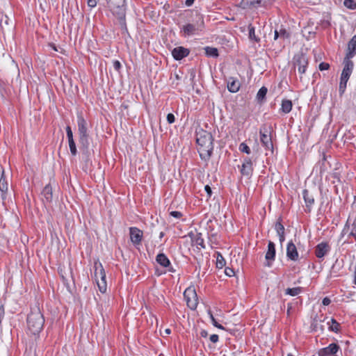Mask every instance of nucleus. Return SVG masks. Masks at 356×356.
I'll return each mask as SVG.
<instances>
[{
	"instance_id": "49530a36",
	"label": "nucleus",
	"mask_w": 356,
	"mask_h": 356,
	"mask_svg": "<svg viewBox=\"0 0 356 356\" xmlns=\"http://www.w3.org/2000/svg\"><path fill=\"white\" fill-rule=\"evenodd\" d=\"M225 273L226 274V275L232 277L234 275V271L231 268H226L225 270Z\"/></svg>"
},
{
	"instance_id": "9b49d317",
	"label": "nucleus",
	"mask_w": 356,
	"mask_h": 356,
	"mask_svg": "<svg viewBox=\"0 0 356 356\" xmlns=\"http://www.w3.org/2000/svg\"><path fill=\"white\" fill-rule=\"evenodd\" d=\"M275 257V245L272 241H269L268 244V250L266 254L265 258L266 259V266L270 267L272 261H274Z\"/></svg>"
},
{
	"instance_id": "37998d69",
	"label": "nucleus",
	"mask_w": 356,
	"mask_h": 356,
	"mask_svg": "<svg viewBox=\"0 0 356 356\" xmlns=\"http://www.w3.org/2000/svg\"><path fill=\"white\" fill-rule=\"evenodd\" d=\"M280 38L282 39H286L289 38V33L286 32L285 29H281L280 31Z\"/></svg>"
},
{
	"instance_id": "ea45409f",
	"label": "nucleus",
	"mask_w": 356,
	"mask_h": 356,
	"mask_svg": "<svg viewBox=\"0 0 356 356\" xmlns=\"http://www.w3.org/2000/svg\"><path fill=\"white\" fill-rule=\"evenodd\" d=\"M68 142H69L70 149L72 154L74 156L76 155L77 151H76V147L74 140H70Z\"/></svg>"
},
{
	"instance_id": "c03bdc74",
	"label": "nucleus",
	"mask_w": 356,
	"mask_h": 356,
	"mask_svg": "<svg viewBox=\"0 0 356 356\" xmlns=\"http://www.w3.org/2000/svg\"><path fill=\"white\" fill-rule=\"evenodd\" d=\"M319 67V70H321V71L326 70L329 69L330 65L328 63H327L323 62V63H321L319 64V67Z\"/></svg>"
},
{
	"instance_id": "4c0bfd02",
	"label": "nucleus",
	"mask_w": 356,
	"mask_h": 356,
	"mask_svg": "<svg viewBox=\"0 0 356 356\" xmlns=\"http://www.w3.org/2000/svg\"><path fill=\"white\" fill-rule=\"evenodd\" d=\"M239 150L242 152H245L248 154H250L251 151L250 147L245 143H242L239 145Z\"/></svg>"
},
{
	"instance_id": "f257e3e1",
	"label": "nucleus",
	"mask_w": 356,
	"mask_h": 356,
	"mask_svg": "<svg viewBox=\"0 0 356 356\" xmlns=\"http://www.w3.org/2000/svg\"><path fill=\"white\" fill-rule=\"evenodd\" d=\"M213 138L211 133L200 129L196 132V143L200 158L207 161L211 156L213 149Z\"/></svg>"
},
{
	"instance_id": "1a4fd4ad",
	"label": "nucleus",
	"mask_w": 356,
	"mask_h": 356,
	"mask_svg": "<svg viewBox=\"0 0 356 356\" xmlns=\"http://www.w3.org/2000/svg\"><path fill=\"white\" fill-rule=\"evenodd\" d=\"M184 298L187 306L191 309H195L197 306V296L195 290L193 287L187 288L184 293Z\"/></svg>"
},
{
	"instance_id": "aec40b11",
	"label": "nucleus",
	"mask_w": 356,
	"mask_h": 356,
	"mask_svg": "<svg viewBox=\"0 0 356 356\" xmlns=\"http://www.w3.org/2000/svg\"><path fill=\"white\" fill-rule=\"evenodd\" d=\"M42 195L44 197L43 201L46 202L50 203L52 201L53 198V193H52V187L50 184H47L44 186L42 191Z\"/></svg>"
},
{
	"instance_id": "c9c22d12",
	"label": "nucleus",
	"mask_w": 356,
	"mask_h": 356,
	"mask_svg": "<svg viewBox=\"0 0 356 356\" xmlns=\"http://www.w3.org/2000/svg\"><path fill=\"white\" fill-rule=\"evenodd\" d=\"M331 321L332 323V325L330 326V330L337 332L339 330L340 325L339 323H337L334 318L331 319Z\"/></svg>"
},
{
	"instance_id": "4d7b16f0",
	"label": "nucleus",
	"mask_w": 356,
	"mask_h": 356,
	"mask_svg": "<svg viewBox=\"0 0 356 356\" xmlns=\"http://www.w3.org/2000/svg\"><path fill=\"white\" fill-rule=\"evenodd\" d=\"M200 335L202 337H207L208 335V333L206 330H202L200 332Z\"/></svg>"
},
{
	"instance_id": "bb28decb",
	"label": "nucleus",
	"mask_w": 356,
	"mask_h": 356,
	"mask_svg": "<svg viewBox=\"0 0 356 356\" xmlns=\"http://www.w3.org/2000/svg\"><path fill=\"white\" fill-rule=\"evenodd\" d=\"M302 291V288L298 286V287H295V288H288L286 289V291H285V293L286 295H289L291 296H298L300 292Z\"/></svg>"
},
{
	"instance_id": "e2e57ef3",
	"label": "nucleus",
	"mask_w": 356,
	"mask_h": 356,
	"mask_svg": "<svg viewBox=\"0 0 356 356\" xmlns=\"http://www.w3.org/2000/svg\"><path fill=\"white\" fill-rule=\"evenodd\" d=\"M163 236H164V233H163V232H161L160 233V234H159V237L161 238H163Z\"/></svg>"
},
{
	"instance_id": "ddd939ff",
	"label": "nucleus",
	"mask_w": 356,
	"mask_h": 356,
	"mask_svg": "<svg viewBox=\"0 0 356 356\" xmlns=\"http://www.w3.org/2000/svg\"><path fill=\"white\" fill-rule=\"evenodd\" d=\"M339 350V346L337 343H331L327 347L319 350V356H336L334 355Z\"/></svg>"
},
{
	"instance_id": "0eeeda50",
	"label": "nucleus",
	"mask_w": 356,
	"mask_h": 356,
	"mask_svg": "<svg viewBox=\"0 0 356 356\" xmlns=\"http://www.w3.org/2000/svg\"><path fill=\"white\" fill-rule=\"evenodd\" d=\"M308 65V59L303 54H296L293 58L294 70H298L300 79L302 80V74L305 73Z\"/></svg>"
},
{
	"instance_id": "3c124183",
	"label": "nucleus",
	"mask_w": 356,
	"mask_h": 356,
	"mask_svg": "<svg viewBox=\"0 0 356 356\" xmlns=\"http://www.w3.org/2000/svg\"><path fill=\"white\" fill-rule=\"evenodd\" d=\"M331 302V300L329 298L325 297L323 299L322 303L323 305L327 306L329 305Z\"/></svg>"
},
{
	"instance_id": "de8ad7c7",
	"label": "nucleus",
	"mask_w": 356,
	"mask_h": 356,
	"mask_svg": "<svg viewBox=\"0 0 356 356\" xmlns=\"http://www.w3.org/2000/svg\"><path fill=\"white\" fill-rule=\"evenodd\" d=\"M170 214L171 216L176 218H179L182 216V213L179 211H171Z\"/></svg>"
},
{
	"instance_id": "c756f323",
	"label": "nucleus",
	"mask_w": 356,
	"mask_h": 356,
	"mask_svg": "<svg viewBox=\"0 0 356 356\" xmlns=\"http://www.w3.org/2000/svg\"><path fill=\"white\" fill-rule=\"evenodd\" d=\"M226 261L222 255L218 252L216 257V267L218 268H222L225 266Z\"/></svg>"
},
{
	"instance_id": "423d86ee",
	"label": "nucleus",
	"mask_w": 356,
	"mask_h": 356,
	"mask_svg": "<svg viewBox=\"0 0 356 356\" xmlns=\"http://www.w3.org/2000/svg\"><path fill=\"white\" fill-rule=\"evenodd\" d=\"M204 26V19L201 15H197V20L194 24H187L182 28L183 31L187 35L195 34L202 31Z\"/></svg>"
},
{
	"instance_id": "8fccbe9b",
	"label": "nucleus",
	"mask_w": 356,
	"mask_h": 356,
	"mask_svg": "<svg viewBox=\"0 0 356 356\" xmlns=\"http://www.w3.org/2000/svg\"><path fill=\"white\" fill-rule=\"evenodd\" d=\"M210 341L213 343H216L218 341V335L212 334L210 336Z\"/></svg>"
},
{
	"instance_id": "72a5a7b5",
	"label": "nucleus",
	"mask_w": 356,
	"mask_h": 356,
	"mask_svg": "<svg viewBox=\"0 0 356 356\" xmlns=\"http://www.w3.org/2000/svg\"><path fill=\"white\" fill-rule=\"evenodd\" d=\"M343 5L349 9L353 10L356 8V2L353 0H345Z\"/></svg>"
},
{
	"instance_id": "09e8293b",
	"label": "nucleus",
	"mask_w": 356,
	"mask_h": 356,
	"mask_svg": "<svg viewBox=\"0 0 356 356\" xmlns=\"http://www.w3.org/2000/svg\"><path fill=\"white\" fill-rule=\"evenodd\" d=\"M113 67L116 71H119L121 68V64L120 61L115 60L113 61Z\"/></svg>"
},
{
	"instance_id": "f704fd0d",
	"label": "nucleus",
	"mask_w": 356,
	"mask_h": 356,
	"mask_svg": "<svg viewBox=\"0 0 356 356\" xmlns=\"http://www.w3.org/2000/svg\"><path fill=\"white\" fill-rule=\"evenodd\" d=\"M209 314L210 316V318H211V322H212V324L213 326H215L216 327H218L219 329H221V330L225 329L222 325H221L216 321V318H214V316H213V314L211 312H209Z\"/></svg>"
},
{
	"instance_id": "412c9836",
	"label": "nucleus",
	"mask_w": 356,
	"mask_h": 356,
	"mask_svg": "<svg viewBox=\"0 0 356 356\" xmlns=\"http://www.w3.org/2000/svg\"><path fill=\"white\" fill-rule=\"evenodd\" d=\"M227 88L231 92H236L240 88V83L237 79L230 77L227 81Z\"/></svg>"
},
{
	"instance_id": "e433bc0d",
	"label": "nucleus",
	"mask_w": 356,
	"mask_h": 356,
	"mask_svg": "<svg viewBox=\"0 0 356 356\" xmlns=\"http://www.w3.org/2000/svg\"><path fill=\"white\" fill-rule=\"evenodd\" d=\"M9 20H10L9 18L6 15H5V16L1 17V19L0 20V26H1L2 30L4 29L5 26L8 25Z\"/></svg>"
},
{
	"instance_id": "f8f14e48",
	"label": "nucleus",
	"mask_w": 356,
	"mask_h": 356,
	"mask_svg": "<svg viewBox=\"0 0 356 356\" xmlns=\"http://www.w3.org/2000/svg\"><path fill=\"white\" fill-rule=\"evenodd\" d=\"M356 55V35L348 43V48L344 60H350Z\"/></svg>"
},
{
	"instance_id": "680f3d73",
	"label": "nucleus",
	"mask_w": 356,
	"mask_h": 356,
	"mask_svg": "<svg viewBox=\"0 0 356 356\" xmlns=\"http://www.w3.org/2000/svg\"><path fill=\"white\" fill-rule=\"evenodd\" d=\"M291 308V305H288L287 314L289 315L290 309Z\"/></svg>"
},
{
	"instance_id": "a211bd4d",
	"label": "nucleus",
	"mask_w": 356,
	"mask_h": 356,
	"mask_svg": "<svg viewBox=\"0 0 356 356\" xmlns=\"http://www.w3.org/2000/svg\"><path fill=\"white\" fill-rule=\"evenodd\" d=\"M77 118L79 136L88 134L87 122L85 119L81 115H79Z\"/></svg>"
},
{
	"instance_id": "4be33fe9",
	"label": "nucleus",
	"mask_w": 356,
	"mask_h": 356,
	"mask_svg": "<svg viewBox=\"0 0 356 356\" xmlns=\"http://www.w3.org/2000/svg\"><path fill=\"white\" fill-rule=\"evenodd\" d=\"M156 261L163 267L170 266V262L168 257L163 253H160L156 256Z\"/></svg>"
},
{
	"instance_id": "79ce46f5",
	"label": "nucleus",
	"mask_w": 356,
	"mask_h": 356,
	"mask_svg": "<svg viewBox=\"0 0 356 356\" xmlns=\"http://www.w3.org/2000/svg\"><path fill=\"white\" fill-rule=\"evenodd\" d=\"M99 2V0H87V5L88 7L95 8Z\"/></svg>"
},
{
	"instance_id": "cd10ccee",
	"label": "nucleus",
	"mask_w": 356,
	"mask_h": 356,
	"mask_svg": "<svg viewBox=\"0 0 356 356\" xmlns=\"http://www.w3.org/2000/svg\"><path fill=\"white\" fill-rule=\"evenodd\" d=\"M193 241L197 247L200 246L202 248H205L204 239L202 238L200 233L196 234L195 237L193 239Z\"/></svg>"
},
{
	"instance_id": "a18cd8bd",
	"label": "nucleus",
	"mask_w": 356,
	"mask_h": 356,
	"mask_svg": "<svg viewBox=\"0 0 356 356\" xmlns=\"http://www.w3.org/2000/svg\"><path fill=\"white\" fill-rule=\"evenodd\" d=\"M175 115L172 113H168L167 115V121L169 124H172L175 122Z\"/></svg>"
},
{
	"instance_id": "7c9ffc66",
	"label": "nucleus",
	"mask_w": 356,
	"mask_h": 356,
	"mask_svg": "<svg viewBox=\"0 0 356 356\" xmlns=\"http://www.w3.org/2000/svg\"><path fill=\"white\" fill-rule=\"evenodd\" d=\"M205 53L209 56L217 57L218 56V49L215 47H205Z\"/></svg>"
},
{
	"instance_id": "5fc2aeb1",
	"label": "nucleus",
	"mask_w": 356,
	"mask_h": 356,
	"mask_svg": "<svg viewBox=\"0 0 356 356\" xmlns=\"http://www.w3.org/2000/svg\"><path fill=\"white\" fill-rule=\"evenodd\" d=\"M349 228V225H348V220L346 222V225H345V227L342 231V235H343L346 231V229H348Z\"/></svg>"
},
{
	"instance_id": "473e14b6",
	"label": "nucleus",
	"mask_w": 356,
	"mask_h": 356,
	"mask_svg": "<svg viewBox=\"0 0 356 356\" xmlns=\"http://www.w3.org/2000/svg\"><path fill=\"white\" fill-rule=\"evenodd\" d=\"M275 229L277 232V235L284 234V227L280 221H277L275 223Z\"/></svg>"
},
{
	"instance_id": "58836bf2",
	"label": "nucleus",
	"mask_w": 356,
	"mask_h": 356,
	"mask_svg": "<svg viewBox=\"0 0 356 356\" xmlns=\"http://www.w3.org/2000/svg\"><path fill=\"white\" fill-rule=\"evenodd\" d=\"M349 236H353L356 241V218L351 225V232H350Z\"/></svg>"
},
{
	"instance_id": "2eb2a0df",
	"label": "nucleus",
	"mask_w": 356,
	"mask_h": 356,
	"mask_svg": "<svg viewBox=\"0 0 356 356\" xmlns=\"http://www.w3.org/2000/svg\"><path fill=\"white\" fill-rule=\"evenodd\" d=\"M190 53V51L188 49L184 48L183 47H175L172 51V55L173 58L177 60H181L185 57H186Z\"/></svg>"
},
{
	"instance_id": "7ed1b4c3",
	"label": "nucleus",
	"mask_w": 356,
	"mask_h": 356,
	"mask_svg": "<svg viewBox=\"0 0 356 356\" xmlns=\"http://www.w3.org/2000/svg\"><path fill=\"white\" fill-rule=\"evenodd\" d=\"M44 323L43 314L38 307L33 308L27 317V326L29 331L34 335L40 332Z\"/></svg>"
},
{
	"instance_id": "c85d7f7f",
	"label": "nucleus",
	"mask_w": 356,
	"mask_h": 356,
	"mask_svg": "<svg viewBox=\"0 0 356 356\" xmlns=\"http://www.w3.org/2000/svg\"><path fill=\"white\" fill-rule=\"evenodd\" d=\"M304 200L307 207H310L314 203V200L312 196L309 195V193L307 190L303 191Z\"/></svg>"
},
{
	"instance_id": "9d476101",
	"label": "nucleus",
	"mask_w": 356,
	"mask_h": 356,
	"mask_svg": "<svg viewBox=\"0 0 356 356\" xmlns=\"http://www.w3.org/2000/svg\"><path fill=\"white\" fill-rule=\"evenodd\" d=\"M129 235L131 241L135 246L140 245L143 238V232L140 229L137 227H130Z\"/></svg>"
},
{
	"instance_id": "69168bd1",
	"label": "nucleus",
	"mask_w": 356,
	"mask_h": 356,
	"mask_svg": "<svg viewBox=\"0 0 356 356\" xmlns=\"http://www.w3.org/2000/svg\"><path fill=\"white\" fill-rule=\"evenodd\" d=\"M287 356H293V355L291 353H289Z\"/></svg>"
},
{
	"instance_id": "0e129e2a",
	"label": "nucleus",
	"mask_w": 356,
	"mask_h": 356,
	"mask_svg": "<svg viewBox=\"0 0 356 356\" xmlns=\"http://www.w3.org/2000/svg\"><path fill=\"white\" fill-rule=\"evenodd\" d=\"M354 283H355V284H356V275H355V279H354Z\"/></svg>"
},
{
	"instance_id": "bf43d9fd",
	"label": "nucleus",
	"mask_w": 356,
	"mask_h": 356,
	"mask_svg": "<svg viewBox=\"0 0 356 356\" xmlns=\"http://www.w3.org/2000/svg\"><path fill=\"white\" fill-rule=\"evenodd\" d=\"M164 332L165 334H170L171 332V330L170 329L167 328L164 330Z\"/></svg>"
},
{
	"instance_id": "a878e982",
	"label": "nucleus",
	"mask_w": 356,
	"mask_h": 356,
	"mask_svg": "<svg viewBox=\"0 0 356 356\" xmlns=\"http://www.w3.org/2000/svg\"><path fill=\"white\" fill-rule=\"evenodd\" d=\"M268 90L265 86L261 87L257 94V99L259 102H262L266 97V95L267 94Z\"/></svg>"
},
{
	"instance_id": "dca6fc26",
	"label": "nucleus",
	"mask_w": 356,
	"mask_h": 356,
	"mask_svg": "<svg viewBox=\"0 0 356 356\" xmlns=\"http://www.w3.org/2000/svg\"><path fill=\"white\" fill-rule=\"evenodd\" d=\"M252 161L250 158H245L241 165V172L245 176H250L253 171Z\"/></svg>"
},
{
	"instance_id": "13d9d810",
	"label": "nucleus",
	"mask_w": 356,
	"mask_h": 356,
	"mask_svg": "<svg viewBox=\"0 0 356 356\" xmlns=\"http://www.w3.org/2000/svg\"><path fill=\"white\" fill-rule=\"evenodd\" d=\"M280 31H277V30L275 31V35H274V40H277L278 38H280Z\"/></svg>"
},
{
	"instance_id": "39448f33",
	"label": "nucleus",
	"mask_w": 356,
	"mask_h": 356,
	"mask_svg": "<svg viewBox=\"0 0 356 356\" xmlns=\"http://www.w3.org/2000/svg\"><path fill=\"white\" fill-rule=\"evenodd\" d=\"M344 67L342 70L339 87V95L341 96L346 88L347 82L352 74L353 62L352 60H343Z\"/></svg>"
},
{
	"instance_id": "603ef678",
	"label": "nucleus",
	"mask_w": 356,
	"mask_h": 356,
	"mask_svg": "<svg viewBox=\"0 0 356 356\" xmlns=\"http://www.w3.org/2000/svg\"><path fill=\"white\" fill-rule=\"evenodd\" d=\"M204 189H205L206 192L207 193L208 196L210 197L212 193L211 188H210V186L208 185H206L204 187Z\"/></svg>"
},
{
	"instance_id": "a19ab883",
	"label": "nucleus",
	"mask_w": 356,
	"mask_h": 356,
	"mask_svg": "<svg viewBox=\"0 0 356 356\" xmlns=\"http://www.w3.org/2000/svg\"><path fill=\"white\" fill-rule=\"evenodd\" d=\"M66 133H67V138H68V141L74 140L73 139L72 131L71 127L70 126H67L66 127Z\"/></svg>"
},
{
	"instance_id": "20e7f679",
	"label": "nucleus",
	"mask_w": 356,
	"mask_h": 356,
	"mask_svg": "<svg viewBox=\"0 0 356 356\" xmlns=\"http://www.w3.org/2000/svg\"><path fill=\"white\" fill-rule=\"evenodd\" d=\"M94 275L95 279L98 286L99 290L102 293L106 291L107 284L106 282V273L102 264L99 261H96L94 264Z\"/></svg>"
},
{
	"instance_id": "f3484780",
	"label": "nucleus",
	"mask_w": 356,
	"mask_h": 356,
	"mask_svg": "<svg viewBox=\"0 0 356 356\" xmlns=\"http://www.w3.org/2000/svg\"><path fill=\"white\" fill-rule=\"evenodd\" d=\"M286 256L292 261H297L298 259V252L296 245L292 241L289 242L286 248Z\"/></svg>"
},
{
	"instance_id": "f03ea898",
	"label": "nucleus",
	"mask_w": 356,
	"mask_h": 356,
	"mask_svg": "<svg viewBox=\"0 0 356 356\" xmlns=\"http://www.w3.org/2000/svg\"><path fill=\"white\" fill-rule=\"evenodd\" d=\"M108 8L117 17L122 29L127 31L126 24V1L125 0H105L101 3Z\"/></svg>"
},
{
	"instance_id": "2f4dec72",
	"label": "nucleus",
	"mask_w": 356,
	"mask_h": 356,
	"mask_svg": "<svg viewBox=\"0 0 356 356\" xmlns=\"http://www.w3.org/2000/svg\"><path fill=\"white\" fill-rule=\"evenodd\" d=\"M248 31H249V38L252 40H254L257 42H259L260 39L255 35L254 27L251 24L248 26Z\"/></svg>"
},
{
	"instance_id": "6e6552de",
	"label": "nucleus",
	"mask_w": 356,
	"mask_h": 356,
	"mask_svg": "<svg viewBox=\"0 0 356 356\" xmlns=\"http://www.w3.org/2000/svg\"><path fill=\"white\" fill-rule=\"evenodd\" d=\"M270 126L264 124L259 131L260 140L266 149L273 150V145L270 137Z\"/></svg>"
},
{
	"instance_id": "5701e85b",
	"label": "nucleus",
	"mask_w": 356,
	"mask_h": 356,
	"mask_svg": "<svg viewBox=\"0 0 356 356\" xmlns=\"http://www.w3.org/2000/svg\"><path fill=\"white\" fill-rule=\"evenodd\" d=\"M293 104L289 99H284L282 102L281 110L284 113H289L292 109Z\"/></svg>"
},
{
	"instance_id": "052dcab7",
	"label": "nucleus",
	"mask_w": 356,
	"mask_h": 356,
	"mask_svg": "<svg viewBox=\"0 0 356 356\" xmlns=\"http://www.w3.org/2000/svg\"><path fill=\"white\" fill-rule=\"evenodd\" d=\"M50 47H52V49L54 50V51H58L57 49H56V47L55 46V44H50Z\"/></svg>"
},
{
	"instance_id": "864d4df0",
	"label": "nucleus",
	"mask_w": 356,
	"mask_h": 356,
	"mask_svg": "<svg viewBox=\"0 0 356 356\" xmlns=\"http://www.w3.org/2000/svg\"><path fill=\"white\" fill-rule=\"evenodd\" d=\"M279 240L281 243H282L285 239L284 234H279Z\"/></svg>"
},
{
	"instance_id": "4468645a",
	"label": "nucleus",
	"mask_w": 356,
	"mask_h": 356,
	"mask_svg": "<svg viewBox=\"0 0 356 356\" xmlns=\"http://www.w3.org/2000/svg\"><path fill=\"white\" fill-rule=\"evenodd\" d=\"M330 247L327 242H321L316 246L315 254L318 258H323L330 251Z\"/></svg>"
},
{
	"instance_id": "393cba45",
	"label": "nucleus",
	"mask_w": 356,
	"mask_h": 356,
	"mask_svg": "<svg viewBox=\"0 0 356 356\" xmlns=\"http://www.w3.org/2000/svg\"><path fill=\"white\" fill-rule=\"evenodd\" d=\"M0 191L6 193L8 191V183L4 177V170H1V177L0 179Z\"/></svg>"
},
{
	"instance_id": "6e6d98bb",
	"label": "nucleus",
	"mask_w": 356,
	"mask_h": 356,
	"mask_svg": "<svg viewBox=\"0 0 356 356\" xmlns=\"http://www.w3.org/2000/svg\"><path fill=\"white\" fill-rule=\"evenodd\" d=\"M194 1L195 0H186L185 3L187 6H191L193 5V3H194Z\"/></svg>"
},
{
	"instance_id": "6ab92c4d",
	"label": "nucleus",
	"mask_w": 356,
	"mask_h": 356,
	"mask_svg": "<svg viewBox=\"0 0 356 356\" xmlns=\"http://www.w3.org/2000/svg\"><path fill=\"white\" fill-rule=\"evenodd\" d=\"M79 137L80 148L83 151V154H87L88 153L89 148V135H81Z\"/></svg>"
},
{
	"instance_id": "b1692460",
	"label": "nucleus",
	"mask_w": 356,
	"mask_h": 356,
	"mask_svg": "<svg viewBox=\"0 0 356 356\" xmlns=\"http://www.w3.org/2000/svg\"><path fill=\"white\" fill-rule=\"evenodd\" d=\"M261 0H242L241 5L243 8L253 6L256 7L261 3Z\"/></svg>"
}]
</instances>
